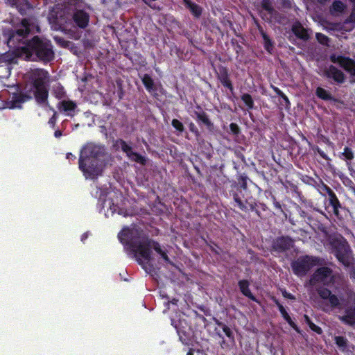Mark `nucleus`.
<instances>
[{"label":"nucleus","mask_w":355,"mask_h":355,"mask_svg":"<svg viewBox=\"0 0 355 355\" xmlns=\"http://www.w3.org/2000/svg\"><path fill=\"white\" fill-rule=\"evenodd\" d=\"M62 7L53 8L48 16L51 28L55 31H65L75 23L80 28H85L89 22V15L82 10L83 0H60Z\"/></svg>","instance_id":"obj_1"},{"label":"nucleus","mask_w":355,"mask_h":355,"mask_svg":"<svg viewBox=\"0 0 355 355\" xmlns=\"http://www.w3.org/2000/svg\"><path fill=\"white\" fill-rule=\"evenodd\" d=\"M118 236L121 242L130 246L139 263H141L142 261L149 262L151 260L150 248H153L159 254L166 262L171 263L168 257L160 245L143 236L137 229H123Z\"/></svg>","instance_id":"obj_2"},{"label":"nucleus","mask_w":355,"mask_h":355,"mask_svg":"<svg viewBox=\"0 0 355 355\" xmlns=\"http://www.w3.org/2000/svg\"><path fill=\"white\" fill-rule=\"evenodd\" d=\"M107 155L104 148L93 144H87L81 150L79 168L86 178L94 179L101 175Z\"/></svg>","instance_id":"obj_3"},{"label":"nucleus","mask_w":355,"mask_h":355,"mask_svg":"<svg viewBox=\"0 0 355 355\" xmlns=\"http://www.w3.org/2000/svg\"><path fill=\"white\" fill-rule=\"evenodd\" d=\"M34 28L39 31L34 19H24L15 31L10 33L7 40L8 46L19 55H25L29 46V42H26V37Z\"/></svg>","instance_id":"obj_4"},{"label":"nucleus","mask_w":355,"mask_h":355,"mask_svg":"<svg viewBox=\"0 0 355 355\" xmlns=\"http://www.w3.org/2000/svg\"><path fill=\"white\" fill-rule=\"evenodd\" d=\"M35 55L40 60L49 62L54 58V52L51 42L46 40L34 37L29 41V46L25 54L26 59H31Z\"/></svg>","instance_id":"obj_5"},{"label":"nucleus","mask_w":355,"mask_h":355,"mask_svg":"<svg viewBox=\"0 0 355 355\" xmlns=\"http://www.w3.org/2000/svg\"><path fill=\"white\" fill-rule=\"evenodd\" d=\"M323 261L314 256L305 255L297 258L292 262L291 268L293 272L300 277L304 276L313 267L321 266Z\"/></svg>","instance_id":"obj_6"},{"label":"nucleus","mask_w":355,"mask_h":355,"mask_svg":"<svg viewBox=\"0 0 355 355\" xmlns=\"http://www.w3.org/2000/svg\"><path fill=\"white\" fill-rule=\"evenodd\" d=\"M334 253L338 260L345 266L352 264L353 259L351 256L349 246L347 241L343 239H335L333 242Z\"/></svg>","instance_id":"obj_7"},{"label":"nucleus","mask_w":355,"mask_h":355,"mask_svg":"<svg viewBox=\"0 0 355 355\" xmlns=\"http://www.w3.org/2000/svg\"><path fill=\"white\" fill-rule=\"evenodd\" d=\"M336 275L334 274L331 268L323 266L318 268L312 275L310 284L315 286L321 284L324 286H329L335 282Z\"/></svg>","instance_id":"obj_8"},{"label":"nucleus","mask_w":355,"mask_h":355,"mask_svg":"<svg viewBox=\"0 0 355 355\" xmlns=\"http://www.w3.org/2000/svg\"><path fill=\"white\" fill-rule=\"evenodd\" d=\"M329 59L331 62L338 64L352 76L355 77V61L354 60L349 57L339 55L335 53L331 55Z\"/></svg>","instance_id":"obj_9"},{"label":"nucleus","mask_w":355,"mask_h":355,"mask_svg":"<svg viewBox=\"0 0 355 355\" xmlns=\"http://www.w3.org/2000/svg\"><path fill=\"white\" fill-rule=\"evenodd\" d=\"M319 296L323 300H328L330 306L327 304L320 305V308L325 312H329L331 309L339 307L340 305V300L336 295L331 293V292L324 288H322L318 290Z\"/></svg>","instance_id":"obj_10"},{"label":"nucleus","mask_w":355,"mask_h":355,"mask_svg":"<svg viewBox=\"0 0 355 355\" xmlns=\"http://www.w3.org/2000/svg\"><path fill=\"white\" fill-rule=\"evenodd\" d=\"M47 75V72L41 69H31L26 73V78L33 83L34 87L45 85Z\"/></svg>","instance_id":"obj_11"},{"label":"nucleus","mask_w":355,"mask_h":355,"mask_svg":"<svg viewBox=\"0 0 355 355\" xmlns=\"http://www.w3.org/2000/svg\"><path fill=\"white\" fill-rule=\"evenodd\" d=\"M338 319L345 324L355 328V306H349L345 309L344 314L338 316Z\"/></svg>","instance_id":"obj_12"},{"label":"nucleus","mask_w":355,"mask_h":355,"mask_svg":"<svg viewBox=\"0 0 355 355\" xmlns=\"http://www.w3.org/2000/svg\"><path fill=\"white\" fill-rule=\"evenodd\" d=\"M324 73L325 76L333 78L338 83H343L345 80L344 73L334 65H330L326 68L324 71Z\"/></svg>","instance_id":"obj_13"},{"label":"nucleus","mask_w":355,"mask_h":355,"mask_svg":"<svg viewBox=\"0 0 355 355\" xmlns=\"http://www.w3.org/2000/svg\"><path fill=\"white\" fill-rule=\"evenodd\" d=\"M121 148L123 151L126 153L129 159H131L132 161H134L141 164H146V157L142 156L141 155L133 152L132 148L130 146H128L126 143L122 142Z\"/></svg>","instance_id":"obj_14"},{"label":"nucleus","mask_w":355,"mask_h":355,"mask_svg":"<svg viewBox=\"0 0 355 355\" xmlns=\"http://www.w3.org/2000/svg\"><path fill=\"white\" fill-rule=\"evenodd\" d=\"M293 241L288 237H280L273 243V248L277 251H284L292 246Z\"/></svg>","instance_id":"obj_15"},{"label":"nucleus","mask_w":355,"mask_h":355,"mask_svg":"<svg viewBox=\"0 0 355 355\" xmlns=\"http://www.w3.org/2000/svg\"><path fill=\"white\" fill-rule=\"evenodd\" d=\"M326 190L329 196V204L333 208L334 214L338 216L339 215V208L341 207V205L335 193L330 188L327 187Z\"/></svg>","instance_id":"obj_16"},{"label":"nucleus","mask_w":355,"mask_h":355,"mask_svg":"<svg viewBox=\"0 0 355 355\" xmlns=\"http://www.w3.org/2000/svg\"><path fill=\"white\" fill-rule=\"evenodd\" d=\"M292 31L298 38L307 40L309 38V31L299 22H295L292 26Z\"/></svg>","instance_id":"obj_17"},{"label":"nucleus","mask_w":355,"mask_h":355,"mask_svg":"<svg viewBox=\"0 0 355 355\" xmlns=\"http://www.w3.org/2000/svg\"><path fill=\"white\" fill-rule=\"evenodd\" d=\"M59 109L67 113V116H73L77 107L76 104L71 101H62L59 103Z\"/></svg>","instance_id":"obj_18"},{"label":"nucleus","mask_w":355,"mask_h":355,"mask_svg":"<svg viewBox=\"0 0 355 355\" xmlns=\"http://www.w3.org/2000/svg\"><path fill=\"white\" fill-rule=\"evenodd\" d=\"M184 4L188 8L192 15L196 17H199L202 14V8L191 0H183Z\"/></svg>","instance_id":"obj_19"},{"label":"nucleus","mask_w":355,"mask_h":355,"mask_svg":"<svg viewBox=\"0 0 355 355\" xmlns=\"http://www.w3.org/2000/svg\"><path fill=\"white\" fill-rule=\"evenodd\" d=\"M35 96L38 102H44L48 96V92L45 85L35 87Z\"/></svg>","instance_id":"obj_20"},{"label":"nucleus","mask_w":355,"mask_h":355,"mask_svg":"<svg viewBox=\"0 0 355 355\" xmlns=\"http://www.w3.org/2000/svg\"><path fill=\"white\" fill-rule=\"evenodd\" d=\"M239 286L241 293L246 297L254 300V297L249 289V283L246 280H241L239 282Z\"/></svg>","instance_id":"obj_21"},{"label":"nucleus","mask_w":355,"mask_h":355,"mask_svg":"<svg viewBox=\"0 0 355 355\" xmlns=\"http://www.w3.org/2000/svg\"><path fill=\"white\" fill-rule=\"evenodd\" d=\"M345 8L346 6L342 1H335L330 8V12L332 15H336L342 13Z\"/></svg>","instance_id":"obj_22"},{"label":"nucleus","mask_w":355,"mask_h":355,"mask_svg":"<svg viewBox=\"0 0 355 355\" xmlns=\"http://www.w3.org/2000/svg\"><path fill=\"white\" fill-rule=\"evenodd\" d=\"M31 97L28 96L20 95L17 97L16 100L11 102V105L9 106V108H21V103L27 101Z\"/></svg>","instance_id":"obj_23"},{"label":"nucleus","mask_w":355,"mask_h":355,"mask_svg":"<svg viewBox=\"0 0 355 355\" xmlns=\"http://www.w3.org/2000/svg\"><path fill=\"white\" fill-rule=\"evenodd\" d=\"M315 94H316L317 96L321 99L326 100V101L332 99V96L330 94V93L320 87H318L316 89Z\"/></svg>","instance_id":"obj_24"},{"label":"nucleus","mask_w":355,"mask_h":355,"mask_svg":"<svg viewBox=\"0 0 355 355\" xmlns=\"http://www.w3.org/2000/svg\"><path fill=\"white\" fill-rule=\"evenodd\" d=\"M304 319L305 322L309 325L310 329L313 330V331L316 332L318 334H321L322 331L321 328L317 325H315L309 318V317L307 315H304Z\"/></svg>","instance_id":"obj_25"},{"label":"nucleus","mask_w":355,"mask_h":355,"mask_svg":"<svg viewBox=\"0 0 355 355\" xmlns=\"http://www.w3.org/2000/svg\"><path fill=\"white\" fill-rule=\"evenodd\" d=\"M142 82L148 91L150 92L153 89L154 83L149 75L145 74L142 78Z\"/></svg>","instance_id":"obj_26"},{"label":"nucleus","mask_w":355,"mask_h":355,"mask_svg":"<svg viewBox=\"0 0 355 355\" xmlns=\"http://www.w3.org/2000/svg\"><path fill=\"white\" fill-rule=\"evenodd\" d=\"M241 100L244 102L248 109L251 110L254 107V101L250 94H243L241 96Z\"/></svg>","instance_id":"obj_27"},{"label":"nucleus","mask_w":355,"mask_h":355,"mask_svg":"<svg viewBox=\"0 0 355 355\" xmlns=\"http://www.w3.org/2000/svg\"><path fill=\"white\" fill-rule=\"evenodd\" d=\"M334 340H335L336 344L342 350H344L347 347L348 341L345 338H344L343 336H336Z\"/></svg>","instance_id":"obj_28"},{"label":"nucleus","mask_w":355,"mask_h":355,"mask_svg":"<svg viewBox=\"0 0 355 355\" xmlns=\"http://www.w3.org/2000/svg\"><path fill=\"white\" fill-rule=\"evenodd\" d=\"M278 307H279V310L281 313V314L282 315V316L284 317V318L290 324H292V320H291V317L289 316V315L288 314L287 311H286V309L284 308V306L282 305V304H279L278 305Z\"/></svg>","instance_id":"obj_29"},{"label":"nucleus","mask_w":355,"mask_h":355,"mask_svg":"<svg viewBox=\"0 0 355 355\" xmlns=\"http://www.w3.org/2000/svg\"><path fill=\"white\" fill-rule=\"evenodd\" d=\"M198 119L201 121L204 124L209 126L211 125V122L208 118V116L205 113H198L197 114Z\"/></svg>","instance_id":"obj_30"},{"label":"nucleus","mask_w":355,"mask_h":355,"mask_svg":"<svg viewBox=\"0 0 355 355\" xmlns=\"http://www.w3.org/2000/svg\"><path fill=\"white\" fill-rule=\"evenodd\" d=\"M316 39L322 44H327L329 42V38L322 33H316Z\"/></svg>","instance_id":"obj_31"},{"label":"nucleus","mask_w":355,"mask_h":355,"mask_svg":"<svg viewBox=\"0 0 355 355\" xmlns=\"http://www.w3.org/2000/svg\"><path fill=\"white\" fill-rule=\"evenodd\" d=\"M342 155L348 160H352L354 158L353 151L348 147L344 148V151Z\"/></svg>","instance_id":"obj_32"},{"label":"nucleus","mask_w":355,"mask_h":355,"mask_svg":"<svg viewBox=\"0 0 355 355\" xmlns=\"http://www.w3.org/2000/svg\"><path fill=\"white\" fill-rule=\"evenodd\" d=\"M172 125L180 132H182L184 131L183 124L178 119H173L172 121Z\"/></svg>","instance_id":"obj_33"},{"label":"nucleus","mask_w":355,"mask_h":355,"mask_svg":"<svg viewBox=\"0 0 355 355\" xmlns=\"http://www.w3.org/2000/svg\"><path fill=\"white\" fill-rule=\"evenodd\" d=\"M230 131L232 134L237 135L240 132V128L236 123H232L230 125Z\"/></svg>","instance_id":"obj_34"},{"label":"nucleus","mask_w":355,"mask_h":355,"mask_svg":"<svg viewBox=\"0 0 355 355\" xmlns=\"http://www.w3.org/2000/svg\"><path fill=\"white\" fill-rule=\"evenodd\" d=\"M55 41L59 44L62 46H68V42L65 41L64 39L59 37L58 36L54 37Z\"/></svg>","instance_id":"obj_35"},{"label":"nucleus","mask_w":355,"mask_h":355,"mask_svg":"<svg viewBox=\"0 0 355 355\" xmlns=\"http://www.w3.org/2000/svg\"><path fill=\"white\" fill-rule=\"evenodd\" d=\"M346 23H355V9L352 10L349 17L346 19Z\"/></svg>","instance_id":"obj_36"},{"label":"nucleus","mask_w":355,"mask_h":355,"mask_svg":"<svg viewBox=\"0 0 355 355\" xmlns=\"http://www.w3.org/2000/svg\"><path fill=\"white\" fill-rule=\"evenodd\" d=\"M263 37L265 41L266 48L268 51H270V46H271L270 41L269 38L268 37V36L266 35H265L264 33H263Z\"/></svg>","instance_id":"obj_37"},{"label":"nucleus","mask_w":355,"mask_h":355,"mask_svg":"<svg viewBox=\"0 0 355 355\" xmlns=\"http://www.w3.org/2000/svg\"><path fill=\"white\" fill-rule=\"evenodd\" d=\"M223 330L227 337L231 338L232 336V332L227 326L223 325Z\"/></svg>","instance_id":"obj_38"},{"label":"nucleus","mask_w":355,"mask_h":355,"mask_svg":"<svg viewBox=\"0 0 355 355\" xmlns=\"http://www.w3.org/2000/svg\"><path fill=\"white\" fill-rule=\"evenodd\" d=\"M234 200H235L236 203L237 204L238 207L241 209H242V210L245 209V205H243L242 201L237 197V196H234Z\"/></svg>","instance_id":"obj_39"},{"label":"nucleus","mask_w":355,"mask_h":355,"mask_svg":"<svg viewBox=\"0 0 355 355\" xmlns=\"http://www.w3.org/2000/svg\"><path fill=\"white\" fill-rule=\"evenodd\" d=\"M56 112H54L53 115L49 121V124H50L52 126V128H54L56 123Z\"/></svg>","instance_id":"obj_40"},{"label":"nucleus","mask_w":355,"mask_h":355,"mask_svg":"<svg viewBox=\"0 0 355 355\" xmlns=\"http://www.w3.org/2000/svg\"><path fill=\"white\" fill-rule=\"evenodd\" d=\"M12 2V4L14 6H16L17 7L19 6V4L25 3L27 4V0H10Z\"/></svg>","instance_id":"obj_41"},{"label":"nucleus","mask_w":355,"mask_h":355,"mask_svg":"<svg viewBox=\"0 0 355 355\" xmlns=\"http://www.w3.org/2000/svg\"><path fill=\"white\" fill-rule=\"evenodd\" d=\"M273 89L279 96L282 97L284 95V94L279 88L273 87Z\"/></svg>","instance_id":"obj_42"},{"label":"nucleus","mask_w":355,"mask_h":355,"mask_svg":"<svg viewBox=\"0 0 355 355\" xmlns=\"http://www.w3.org/2000/svg\"><path fill=\"white\" fill-rule=\"evenodd\" d=\"M282 98L284 101L286 106L288 107L290 105V101L288 100V98L285 94Z\"/></svg>","instance_id":"obj_43"},{"label":"nucleus","mask_w":355,"mask_h":355,"mask_svg":"<svg viewBox=\"0 0 355 355\" xmlns=\"http://www.w3.org/2000/svg\"><path fill=\"white\" fill-rule=\"evenodd\" d=\"M62 131L60 130H55V132H54V136L56 137V138H59L62 136Z\"/></svg>","instance_id":"obj_44"},{"label":"nucleus","mask_w":355,"mask_h":355,"mask_svg":"<svg viewBox=\"0 0 355 355\" xmlns=\"http://www.w3.org/2000/svg\"><path fill=\"white\" fill-rule=\"evenodd\" d=\"M224 85L227 87L230 88V89H232V84L230 81H225L224 83Z\"/></svg>","instance_id":"obj_45"},{"label":"nucleus","mask_w":355,"mask_h":355,"mask_svg":"<svg viewBox=\"0 0 355 355\" xmlns=\"http://www.w3.org/2000/svg\"><path fill=\"white\" fill-rule=\"evenodd\" d=\"M263 8L266 10H268V11H270L271 10V7L269 4H268L267 3H263Z\"/></svg>","instance_id":"obj_46"},{"label":"nucleus","mask_w":355,"mask_h":355,"mask_svg":"<svg viewBox=\"0 0 355 355\" xmlns=\"http://www.w3.org/2000/svg\"><path fill=\"white\" fill-rule=\"evenodd\" d=\"M71 157V158H73V159H75V158H76V157H75V156H74V155H73L71 153H68V154L67 155V159H70Z\"/></svg>","instance_id":"obj_47"},{"label":"nucleus","mask_w":355,"mask_h":355,"mask_svg":"<svg viewBox=\"0 0 355 355\" xmlns=\"http://www.w3.org/2000/svg\"><path fill=\"white\" fill-rule=\"evenodd\" d=\"M319 2H320L321 3H325L327 0H318Z\"/></svg>","instance_id":"obj_48"},{"label":"nucleus","mask_w":355,"mask_h":355,"mask_svg":"<svg viewBox=\"0 0 355 355\" xmlns=\"http://www.w3.org/2000/svg\"><path fill=\"white\" fill-rule=\"evenodd\" d=\"M87 238V235L86 234H84L83 236H82V240L85 239Z\"/></svg>","instance_id":"obj_49"},{"label":"nucleus","mask_w":355,"mask_h":355,"mask_svg":"<svg viewBox=\"0 0 355 355\" xmlns=\"http://www.w3.org/2000/svg\"><path fill=\"white\" fill-rule=\"evenodd\" d=\"M187 355H193L192 352H189Z\"/></svg>","instance_id":"obj_50"},{"label":"nucleus","mask_w":355,"mask_h":355,"mask_svg":"<svg viewBox=\"0 0 355 355\" xmlns=\"http://www.w3.org/2000/svg\"><path fill=\"white\" fill-rule=\"evenodd\" d=\"M288 297L289 298H291V299H293V298H294V297H293L291 294L288 295Z\"/></svg>","instance_id":"obj_51"},{"label":"nucleus","mask_w":355,"mask_h":355,"mask_svg":"<svg viewBox=\"0 0 355 355\" xmlns=\"http://www.w3.org/2000/svg\"><path fill=\"white\" fill-rule=\"evenodd\" d=\"M350 1H352V3H355V0H349Z\"/></svg>","instance_id":"obj_52"},{"label":"nucleus","mask_w":355,"mask_h":355,"mask_svg":"<svg viewBox=\"0 0 355 355\" xmlns=\"http://www.w3.org/2000/svg\"><path fill=\"white\" fill-rule=\"evenodd\" d=\"M175 302H176V300H174L172 302H173V304H175Z\"/></svg>","instance_id":"obj_53"}]
</instances>
